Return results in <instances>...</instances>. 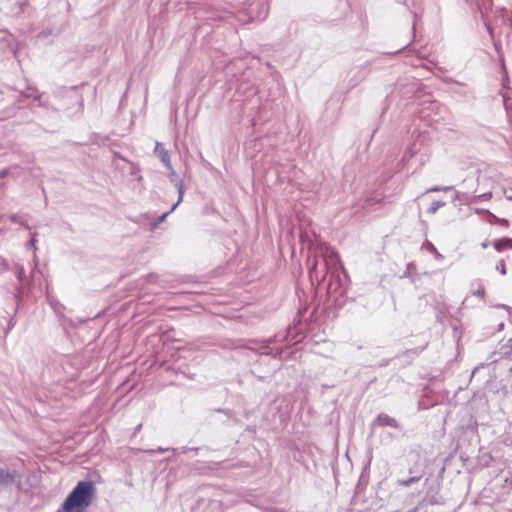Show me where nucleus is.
Returning <instances> with one entry per match:
<instances>
[{
  "mask_svg": "<svg viewBox=\"0 0 512 512\" xmlns=\"http://www.w3.org/2000/svg\"><path fill=\"white\" fill-rule=\"evenodd\" d=\"M14 480L15 476L13 474L3 468H0V485H9L13 483Z\"/></svg>",
  "mask_w": 512,
  "mask_h": 512,
  "instance_id": "39448f33",
  "label": "nucleus"
},
{
  "mask_svg": "<svg viewBox=\"0 0 512 512\" xmlns=\"http://www.w3.org/2000/svg\"><path fill=\"white\" fill-rule=\"evenodd\" d=\"M496 269L502 274V275H505L506 274V264H505V261L504 260H501L497 266H496Z\"/></svg>",
  "mask_w": 512,
  "mask_h": 512,
  "instance_id": "0eeeda50",
  "label": "nucleus"
},
{
  "mask_svg": "<svg viewBox=\"0 0 512 512\" xmlns=\"http://www.w3.org/2000/svg\"><path fill=\"white\" fill-rule=\"evenodd\" d=\"M491 245L498 251L502 252L504 250L512 249V238H502L493 240Z\"/></svg>",
  "mask_w": 512,
  "mask_h": 512,
  "instance_id": "f03ea898",
  "label": "nucleus"
},
{
  "mask_svg": "<svg viewBox=\"0 0 512 512\" xmlns=\"http://www.w3.org/2000/svg\"><path fill=\"white\" fill-rule=\"evenodd\" d=\"M57 512H61V511H57Z\"/></svg>",
  "mask_w": 512,
  "mask_h": 512,
  "instance_id": "9b49d317",
  "label": "nucleus"
},
{
  "mask_svg": "<svg viewBox=\"0 0 512 512\" xmlns=\"http://www.w3.org/2000/svg\"><path fill=\"white\" fill-rule=\"evenodd\" d=\"M376 421H377L378 425H380V426H389L392 428L399 427L398 421L395 418H392L387 414L378 415Z\"/></svg>",
  "mask_w": 512,
  "mask_h": 512,
  "instance_id": "7ed1b4c3",
  "label": "nucleus"
},
{
  "mask_svg": "<svg viewBox=\"0 0 512 512\" xmlns=\"http://www.w3.org/2000/svg\"><path fill=\"white\" fill-rule=\"evenodd\" d=\"M445 205L442 201H434L431 204V207L429 208V211L431 213H435L440 207H443Z\"/></svg>",
  "mask_w": 512,
  "mask_h": 512,
  "instance_id": "423d86ee",
  "label": "nucleus"
},
{
  "mask_svg": "<svg viewBox=\"0 0 512 512\" xmlns=\"http://www.w3.org/2000/svg\"><path fill=\"white\" fill-rule=\"evenodd\" d=\"M482 246H483V248H487L488 244L483 243Z\"/></svg>",
  "mask_w": 512,
  "mask_h": 512,
  "instance_id": "9d476101",
  "label": "nucleus"
},
{
  "mask_svg": "<svg viewBox=\"0 0 512 512\" xmlns=\"http://www.w3.org/2000/svg\"><path fill=\"white\" fill-rule=\"evenodd\" d=\"M419 479H420L419 477H412V478L408 479L407 481L403 482V484L408 486L414 482L419 481Z\"/></svg>",
  "mask_w": 512,
  "mask_h": 512,
  "instance_id": "1a4fd4ad",
  "label": "nucleus"
},
{
  "mask_svg": "<svg viewBox=\"0 0 512 512\" xmlns=\"http://www.w3.org/2000/svg\"><path fill=\"white\" fill-rule=\"evenodd\" d=\"M155 153L157 154V156L159 157L163 164H165L167 167L171 166L169 153L161 144L158 143L156 145Z\"/></svg>",
  "mask_w": 512,
  "mask_h": 512,
  "instance_id": "20e7f679",
  "label": "nucleus"
},
{
  "mask_svg": "<svg viewBox=\"0 0 512 512\" xmlns=\"http://www.w3.org/2000/svg\"><path fill=\"white\" fill-rule=\"evenodd\" d=\"M180 200H181V197L179 198L178 202H177V203H175V204L172 206V208H171V210H170V211H168V212L164 213V214L161 216L160 221H163V220L165 219V217H166L170 212H172V211L176 208V206L178 205V203L180 202Z\"/></svg>",
  "mask_w": 512,
  "mask_h": 512,
  "instance_id": "6e6552de",
  "label": "nucleus"
},
{
  "mask_svg": "<svg viewBox=\"0 0 512 512\" xmlns=\"http://www.w3.org/2000/svg\"><path fill=\"white\" fill-rule=\"evenodd\" d=\"M96 488L91 481H80L62 504L64 512H85L93 503Z\"/></svg>",
  "mask_w": 512,
  "mask_h": 512,
  "instance_id": "f257e3e1",
  "label": "nucleus"
}]
</instances>
